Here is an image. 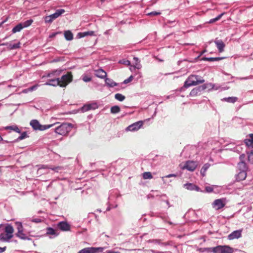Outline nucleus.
<instances>
[{
    "label": "nucleus",
    "instance_id": "obj_1",
    "mask_svg": "<svg viewBox=\"0 0 253 253\" xmlns=\"http://www.w3.org/2000/svg\"><path fill=\"white\" fill-rule=\"evenodd\" d=\"M205 80L197 75H191L185 81L183 87L187 88L192 85H196L200 84H202Z\"/></svg>",
    "mask_w": 253,
    "mask_h": 253
},
{
    "label": "nucleus",
    "instance_id": "obj_2",
    "mask_svg": "<svg viewBox=\"0 0 253 253\" xmlns=\"http://www.w3.org/2000/svg\"><path fill=\"white\" fill-rule=\"evenodd\" d=\"M14 229L10 225H7L4 228V232L0 234V240L9 242L10 240L13 237Z\"/></svg>",
    "mask_w": 253,
    "mask_h": 253
},
{
    "label": "nucleus",
    "instance_id": "obj_3",
    "mask_svg": "<svg viewBox=\"0 0 253 253\" xmlns=\"http://www.w3.org/2000/svg\"><path fill=\"white\" fill-rule=\"evenodd\" d=\"M73 125L70 123H63L55 128V132L61 135L67 134L72 129Z\"/></svg>",
    "mask_w": 253,
    "mask_h": 253
},
{
    "label": "nucleus",
    "instance_id": "obj_4",
    "mask_svg": "<svg viewBox=\"0 0 253 253\" xmlns=\"http://www.w3.org/2000/svg\"><path fill=\"white\" fill-rule=\"evenodd\" d=\"M30 124L34 129L39 130H44L45 129H48L56 124H53L47 125H41L39 121L37 120H32L31 121Z\"/></svg>",
    "mask_w": 253,
    "mask_h": 253
},
{
    "label": "nucleus",
    "instance_id": "obj_5",
    "mask_svg": "<svg viewBox=\"0 0 253 253\" xmlns=\"http://www.w3.org/2000/svg\"><path fill=\"white\" fill-rule=\"evenodd\" d=\"M15 224L16 226V229L17 230V232L16 234V236L22 240H30V239L25 233H24V229L22 223L17 221L15 223Z\"/></svg>",
    "mask_w": 253,
    "mask_h": 253
},
{
    "label": "nucleus",
    "instance_id": "obj_6",
    "mask_svg": "<svg viewBox=\"0 0 253 253\" xmlns=\"http://www.w3.org/2000/svg\"><path fill=\"white\" fill-rule=\"evenodd\" d=\"M73 76L70 72L67 74L63 75L61 78H59L60 87H66L72 81Z\"/></svg>",
    "mask_w": 253,
    "mask_h": 253
},
{
    "label": "nucleus",
    "instance_id": "obj_7",
    "mask_svg": "<svg viewBox=\"0 0 253 253\" xmlns=\"http://www.w3.org/2000/svg\"><path fill=\"white\" fill-rule=\"evenodd\" d=\"M233 249L228 246H218L213 247V253H232Z\"/></svg>",
    "mask_w": 253,
    "mask_h": 253
},
{
    "label": "nucleus",
    "instance_id": "obj_8",
    "mask_svg": "<svg viewBox=\"0 0 253 253\" xmlns=\"http://www.w3.org/2000/svg\"><path fill=\"white\" fill-rule=\"evenodd\" d=\"M226 204V200L224 198L218 199L214 201L212 204L213 209L218 210L223 208Z\"/></svg>",
    "mask_w": 253,
    "mask_h": 253
},
{
    "label": "nucleus",
    "instance_id": "obj_9",
    "mask_svg": "<svg viewBox=\"0 0 253 253\" xmlns=\"http://www.w3.org/2000/svg\"><path fill=\"white\" fill-rule=\"evenodd\" d=\"M143 125V121H138L128 126L126 128V130L130 131H137Z\"/></svg>",
    "mask_w": 253,
    "mask_h": 253
},
{
    "label": "nucleus",
    "instance_id": "obj_10",
    "mask_svg": "<svg viewBox=\"0 0 253 253\" xmlns=\"http://www.w3.org/2000/svg\"><path fill=\"white\" fill-rule=\"evenodd\" d=\"M197 166L196 162L194 161H187L184 165H180L182 169H187L189 171H193Z\"/></svg>",
    "mask_w": 253,
    "mask_h": 253
},
{
    "label": "nucleus",
    "instance_id": "obj_11",
    "mask_svg": "<svg viewBox=\"0 0 253 253\" xmlns=\"http://www.w3.org/2000/svg\"><path fill=\"white\" fill-rule=\"evenodd\" d=\"M44 85H50L53 86H57L59 85L60 86L59 78L49 79L47 80V81L44 84Z\"/></svg>",
    "mask_w": 253,
    "mask_h": 253
},
{
    "label": "nucleus",
    "instance_id": "obj_12",
    "mask_svg": "<svg viewBox=\"0 0 253 253\" xmlns=\"http://www.w3.org/2000/svg\"><path fill=\"white\" fill-rule=\"evenodd\" d=\"M62 70L61 69H57L51 71L47 74L46 77L49 79L57 78L61 75Z\"/></svg>",
    "mask_w": 253,
    "mask_h": 253
},
{
    "label": "nucleus",
    "instance_id": "obj_13",
    "mask_svg": "<svg viewBox=\"0 0 253 253\" xmlns=\"http://www.w3.org/2000/svg\"><path fill=\"white\" fill-rule=\"evenodd\" d=\"M57 227L63 231H68L70 230V225L66 222H60L57 224Z\"/></svg>",
    "mask_w": 253,
    "mask_h": 253
},
{
    "label": "nucleus",
    "instance_id": "obj_14",
    "mask_svg": "<svg viewBox=\"0 0 253 253\" xmlns=\"http://www.w3.org/2000/svg\"><path fill=\"white\" fill-rule=\"evenodd\" d=\"M183 187L184 188H185L188 190H191V191L195 190L196 191H201V192L202 191L200 190V188L199 187L197 186L196 185H195L192 183H187L184 184Z\"/></svg>",
    "mask_w": 253,
    "mask_h": 253
},
{
    "label": "nucleus",
    "instance_id": "obj_15",
    "mask_svg": "<svg viewBox=\"0 0 253 253\" xmlns=\"http://www.w3.org/2000/svg\"><path fill=\"white\" fill-rule=\"evenodd\" d=\"M97 108V105L96 103H92L84 105L81 108V110L82 112H84L90 109H95Z\"/></svg>",
    "mask_w": 253,
    "mask_h": 253
},
{
    "label": "nucleus",
    "instance_id": "obj_16",
    "mask_svg": "<svg viewBox=\"0 0 253 253\" xmlns=\"http://www.w3.org/2000/svg\"><path fill=\"white\" fill-rule=\"evenodd\" d=\"M241 237V231L236 230L233 231L230 234L228 235V238L229 240H233L235 239H238Z\"/></svg>",
    "mask_w": 253,
    "mask_h": 253
},
{
    "label": "nucleus",
    "instance_id": "obj_17",
    "mask_svg": "<svg viewBox=\"0 0 253 253\" xmlns=\"http://www.w3.org/2000/svg\"><path fill=\"white\" fill-rule=\"evenodd\" d=\"M214 43L216 44V47L218 49V51L220 52H223L225 46L224 43L220 40H215Z\"/></svg>",
    "mask_w": 253,
    "mask_h": 253
},
{
    "label": "nucleus",
    "instance_id": "obj_18",
    "mask_svg": "<svg viewBox=\"0 0 253 253\" xmlns=\"http://www.w3.org/2000/svg\"><path fill=\"white\" fill-rule=\"evenodd\" d=\"M46 234L50 236V238H52L57 236L58 233L56 230L49 227L46 229Z\"/></svg>",
    "mask_w": 253,
    "mask_h": 253
},
{
    "label": "nucleus",
    "instance_id": "obj_19",
    "mask_svg": "<svg viewBox=\"0 0 253 253\" xmlns=\"http://www.w3.org/2000/svg\"><path fill=\"white\" fill-rule=\"evenodd\" d=\"M64 12H65L64 9H59L56 10V12L50 15V16L51 17L52 20L53 21L54 19L57 18L58 17L61 16Z\"/></svg>",
    "mask_w": 253,
    "mask_h": 253
},
{
    "label": "nucleus",
    "instance_id": "obj_20",
    "mask_svg": "<svg viewBox=\"0 0 253 253\" xmlns=\"http://www.w3.org/2000/svg\"><path fill=\"white\" fill-rule=\"evenodd\" d=\"M42 221V220L38 218H29L25 220H24V224L25 225H29L31 226V222H35V223H40Z\"/></svg>",
    "mask_w": 253,
    "mask_h": 253
},
{
    "label": "nucleus",
    "instance_id": "obj_21",
    "mask_svg": "<svg viewBox=\"0 0 253 253\" xmlns=\"http://www.w3.org/2000/svg\"><path fill=\"white\" fill-rule=\"evenodd\" d=\"M95 76L101 79H104L107 75L106 73L101 69L95 70Z\"/></svg>",
    "mask_w": 253,
    "mask_h": 253
},
{
    "label": "nucleus",
    "instance_id": "obj_22",
    "mask_svg": "<svg viewBox=\"0 0 253 253\" xmlns=\"http://www.w3.org/2000/svg\"><path fill=\"white\" fill-rule=\"evenodd\" d=\"M215 86V84H213L212 83H207L204 84L202 86V89H208L209 90H217L218 89V87H216L214 88Z\"/></svg>",
    "mask_w": 253,
    "mask_h": 253
},
{
    "label": "nucleus",
    "instance_id": "obj_23",
    "mask_svg": "<svg viewBox=\"0 0 253 253\" xmlns=\"http://www.w3.org/2000/svg\"><path fill=\"white\" fill-rule=\"evenodd\" d=\"M87 36H95V33L94 31H91L84 32H83V33H79L78 34V36L80 38H83L84 37Z\"/></svg>",
    "mask_w": 253,
    "mask_h": 253
},
{
    "label": "nucleus",
    "instance_id": "obj_24",
    "mask_svg": "<svg viewBox=\"0 0 253 253\" xmlns=\"http://www.w3.org/2000/svg\"><path fill=\"white\" fill-rule=\"evenodd\" d=\"M2 129H10L16 132L20 133V130L17 126H6L5 127H3L2 128L0 129V130Z\"/></svg>",
    "mask_w": 253,
    "mask_h": 253
},
{
    "label": "nucleus",
    "instance_id": "obj_25",
    "mask_svg": "<svg viewBox=\"0 0 253 253\" xmlns=\"http://www.w3.org/2000/svg\"><path fill=\"white\" fill-rule=\"evenodd\" d=\"M246 171H240L237 175V179L238 180H243L246 178Z\"/></svg>",
    "mask_w": 253,
    "mask_h": 253
},
{
    "label": "nucleus",
    "instance_id": "obj_26",
    "mask_svg": "<svg viewBox=\"0 0 253 253\" xmlns=\"http://www.w3.org/2000/svg\"><path fill=\"white\" fill-rule=\"evenodd\" d=\"M235 145V144L233 143H231L230 144H229L228 145H227L226 146L227 148H226V149L227 150H232L233 151H238L239 152L240 150H239V149L240 148V147L239 146H234Z\"/></svg>",
    "mask_w": 253,
    "mask_h": 253
},
{
    "label": "nucleus",
    "instance_id": "obj_27",
    "mask_svg": "<svg viewBox=\"0 0 253 253\" xmlns=\"http://www.w3.org/2000/svg\"><path fill=\"white\" fill-rule=\"evenodd\" d=\"M238 169L240 171H247V167L245 162H240L238 164Z\"/></svg>",
    "mask_w": 253,
    "mask_h": 253
},
{
    "label": "nucleus",
    "instance_id": "obj_28",
    "mask_svg": "<svg viewBox=\"0 0 253 253\" xmlns=\"http://www.w3.org/2000/svg\"><path fill=\"white\" fill-rule=\"evenodd\" d=\"M133 60L134 61V63H133V65L134 66V67H135L137 69H140L142 67V65L140 64V60L139 59V58L136 57H134Z\"/></svg>",
    "mask_w": 253,
    "mask_h": 253
},
{
    "label": "nucleus",
    "instance_id": "obj_29",
    "mask_svg": "<svg viewBox=\"0 0 253 253\" xmlns=\"http://www.w3.org/2000/svg\"><path fill=\"white\" fill-rule=\"evenodd\" d=\"M105 81L106 84L109 87H114L117 85V84L116 83H115L112 80L109 78H106Z\"/></svg>",
    "mask_w": 253,
    "mask_h": 253
},
{
    "label": "nucleus",
    "instance_id": "obj_30",
    "mask_svg": "<svg viewBox=\"0 0 253 253\" xmlns=\"http://www.w3.org/2000/svg\"><path fill=\"white\" fill-rule=\"evenodd\" d=\"M64 37L67 41H71L73 39V34L70 31H66L64 32Z\"/></svg>",
    "mask_w": 253,
    "mask_h": 253
},
{
    "label": "nucleus",
    "instance_id": "obj_31",
    "mask_svg": "<svg viewBox=\"0 0 253 253\" xmlns=\"http://www.w3.org/2000/svg\"><path fill=\"white\" fill-rule=\"evenodd\" d=\"M23 29L21 23H19L15 26L12 30V33L14 34L17 32H20L21 30Z\"/></svg>",
    "mask_w": 253,
    "mask_h": 253
},
{
    "label": "nucleus",
    "instance_id": "obj_32",
    "mask_svg": "<svg viewBox=\"0 0 253 253\" xmlns=\"http://www.w3.org/2000/svg\"><path fill=\"white\" fill-rule=\"evenodd\" d=\"M78 253H93L92 247L85 248L80 250Z\"/></svg>",
    "mask_w": 253,
    "mask_h": 253
},
{
    "label": "nucleus",
    "instance_id": "obj_33",
    "mask_svg": "<svg viewBox=\"0 0 253 253\" xmlns=\"http://www.w3.org/2000/svg\"><path fill=\"white\" fill-rule=\"evenodd\" d=\"M202 87L194 88L190 93V96H195L201 91Z\"/></svg>",
    "mask_w": 253,
    "mask_h": 253
},
{
    "label": "nucleus",
    "instance_id": "obj_34",
    "mask_svg": "<svg viewBox=\"0 0 253 253\" xmlns=\"http://www.w3.org/2000/svg\"><path fill=\"white\" fill-rule=\"evenodd\" d=\"M237 99L238 98L236 97H229L224 98L222 100L228 102L235 103L236 101H237Z\"/></svg>",
    "mask_w": 253,
    "mask_h": 253
},
{
    "label": "nucleus",
    "instance_id": "obj_35",
    "mask_svg": "<svg viewBox=\"0 0 253 253\" xmlns=\"http://www.w3.org/2000/svg\"><path fill=\"white\" fill-rule=\"evenodd\" d=\"M93 253H101L106 247H92Z\"/></svg>",
    "mask_w": 253,
    "mask_h": 253
},
{
    "label": "nucleus",
    "instance_id": "obj_36",
    "mask_svg": "<svg viewBox=\"0 0 253 253\" xmlns=\"http://www.w3.org/2000/svg\"><path fill=\"white\" fill-rule=\"evenodd\" d=\"M223 58L222 57H215V58H213V57H210V58H208V57H204L203 58V60H205V61H218V60H220L222 59H223Z\"/></svg>",
    "mask_w": 253,
    "mask_h": 253
},
{
    "label": "nucleus",
    "instance_id": "obj_37",
    "mask_svg": "<svg viewBox=\"0 0 253 253\" xmlns=\"http://www.w3.org/2000/svg\"><path fill=\"white\" fill-rule=\"evenodd\" d=\"M120 111V108L117 105L114 106L111 108V113L112 114H116Z\"/></svg>",
    "mask_w": 253,
    "mask_h": 253
},
{
    "label": "nucleus",
    "instance_id": "obj_38",
    "mask_svg": "<svg viewBox=\"0 0 253 253\" xmlns=\"http://www.w3.org/2000/svg\"><path fill=\"white\" fill-rule=\"evenodd\" d=\"M176 175L174 174H169L166 176L162 177L161 178L162 179V181H163L164 184H167L168 183V182L166 179V178H170V177H176Z\"/></svg>",
    "mask_w": 253,
    "mask_h": 253
},
{
    "label": "nucleus",
    "instance_id": "obj_39",
    "mask_svg": "<svg viewBox=\"0 0 253 253\" xmlns=\"http://www.w3.org/2000/svg\"><path fill=\"white\" fill-rule=\"evenodd\" d=\"M33 23V20L31 19L27 20L23 23H21L23 28H26L30 26Z\"/></svg>",
    "mask_w": 253,
    "mask_h": 253
},
{
    "label": "nucleus",
    "instance_id": "obj_40",
    "mask_svg": "<svg viewBox=\"0 0 253 253\" xmlns=\"http://www.w3.org/2000/svg\"><path fill=\"white\" fill-rule=\"evenodd\" d=\"M115 98L116 99L120 101H123L125 99V96L122 94L120 93H117L115 95Z\"/></svg>",
    "mask_w": 253,
    "mask_h": 253
},
{
    "label": "nucleus",
    "instance_id": "obj_41",
    "mask_svg": "<svg viewBox=\"0 0 253 253\" xmlns=\"http://www.w3.org/2000/svg\"><path fill=\"white\" fill-rule=\"evenodd\" d=\"M143 177L144 179H152L153 176L150 172H145L143 173Z\"/></svg>",
    "mask_w": 253,
    "mask_h": 253
},
{
    "label": "nucleus",
    "instance_id": "obj_42",
    "mask_svg": "<svg viewBox=\"0 0 253 253\" xmlns=\"http://www.w3.org/2000/svg\"><path fill=\"white\" fill-rule=\"evenodd\" d=\"M82 79L84 82H89L91 80V78L86 74H83Z\"/></svg>",
    "mask_w": 253,
    "mask_h": 253
},
{
    "label": "nucleus",
    "instance_id": "obj_43",
    "mask_svg": "<svg viewBox=\"0 0 253 253\" xmlns=\"http://www.w3.org/2000/svg\"><path fill=\"white\" fill-rule=\"evenodd\" d=\"M201 252H206L209 253H213V247L205 248L204 249H201Z\"/></svg>",
    "mask_w": 253,
    "mask_h": 253
},
{
    "label": "nucleus",
    "instance_id": "obj_44",
    "mask_svg": "<svg viewBox=\"0 0 253 253\" xmlns=\"http://www.w3.org/2000/svg\"><path fill=\"white\" fill-rule=\"evenodd\" d=\"M216 187V186L213 185L211 186H206L205 188V190L207 192L211 193L213 191L214 188Z\"/></svg>",
    "mask_w": 253,
    "mask_h": 253
},
{
    "label": "nucleus",
    "instance_id": "obj_45",
    "mask_svg": "<svg viewBox=\"0 0 253 253\" xmlns=\"http://www.w3.org/2000/svg\"><path fill=\"white\" fill-rule=\"evenodd\" d=\"M245 143L248 146L253 147V143L252 142L251 140H250V137L249 138H247L245 140Z\"/></svg>",
    "mask_w": 253,
    "mask_h": 253
},
{
    "label": "nucleus",
    "instance_id": "obj_46",
    "mask_svg": "<svg viewBox=\"0 0 253 253\" xmlns=\"http://www.w3.org/2000/svg\"><path fill=\"white\" fill-rule=\"evenodd\" d=\"M27 134L26 132L22 133L21 135L17 138V140H21L27 137Z\"/></svg>",
    "mask_w": 253,
    "mask_h": 253
},
{
    "label": "nucleus",
    "instance_id": "obj_47",
    "mask_svg": "<svg viewBox=\"0 0 253 253\" xmlns=\"http://www.w3.org/2000/svg\"><path fill=\"white\" fill-rule=\"evenodd\" d=\"M248 160L251 164H253V151L248 153Z\"/></svg>",
    "mask_w": 253,
    "mask_h": 253
},
{
    "label": "nucleus",
    "instance_id": "obj_48",
    "mask_svg": "<svg viewBox=\"0 0 253 253\" xmlns=\"http://www.w3.org/2000/svg\"><path fill=\"white\" fill-rule=\"evenodd\" d=\"M120 63L125 64L127 66L130 65V62L129 60L123 59L119 61Z\"/></svg>",
    "mask_w": 253,
    "mask_h": 253
},
{
    "label": "nucleus",
    "instance_id": "obj_49",
    "mask_svg": "<svg viewBox=\"0 0 253 253\" xmlns=\"http://www.w3.org/2000/svg\"><path fill=\"white\" fill-rule=\"evenodd\" d=\"M44 20L45 23H50L53 21L50 15L45 16L44 18Z\"/></svg>",
    "mask_w": 253,
    "mask_h": 253
},
{
    "label": "nucleus",
    "instance_id": "obj_50",
    "mask_svg": "<svg viewBox=\"0 0 253 253\" xmlns=\"http://www.w3.org/2000/svg\"><path fill=\"white\" fill-rule=\"evenodd\" d=\"M210 166V165L207 163V164H205L203 167H202V171H204V172H206L207 170L209 168Z\"/></svg>",
    "mask_w": 253,
    "mask_h": 253
},
{
    "label": "nucleus",
    "instance_id": "obj_51",
    "mask_svg": "<svg viewBox=\"0 0 253 253\" xmlns=\"http://www.w3.org/2000/svg\"><path fill=\"white\" fill-rule=\"evenodd\" d=\"M160 14H161V12H160L153 11V12H151L147 13V15L148 16H157V15H160Z\"/></svg>",
    "mask_w": 253,
    "mask_h": 253
},
{
    "label": "nucleus",
    "instance_id": "obj_52",
    "mask_svg": "<svg viewBox=\"0 0 253 253\" xmlns=\"http://www.w3.org/2000/svg\"><path fill=\"white\" fill-rule=\"evenodd\" d=\"M20 47V43H14L10 45V48L11 49H16Z\"/></svg>",
    "mask_w": 253,
    "mask_h": 253
},
{
    "label": "nucleus",
    "instance_id": "obj_53",
    "mask_svg": "<svg viewBox=\"0 0 253 253\" xmlns=\"http://www.w3.org/2000/svg\"><path fill=\"white\" fill-rule=\"evenodd\" d=\"M133 78V76L131 75L128 79L125 80L124 81V83L125 84H126L130 82L132 80Z\"/></svg>",
    "mask_w": 253,
    "mask_h": 253
},
{
    "label": "nucleus",
    "instance_id": "obj_54",
    "mask_svg": "<svg viewBox=\"0 0 253 253\" xmlns=\"http://www.w3.org/2000/svg\"><path fill=\"white\" fill-rule=\"evenodd\" d=\"M40 85L37 84H36L35 85H33L32 86H31V87H29V90L31 91H32L33 90H36L38 87Z\"/></svg>",
    "mask_w": 253,
    "mask_h": 253
},
{
    "label": "nucleus",
    "instance_id": "obj_55",
    "mask_svg": "<svg viewBox=\"0 0 253 253\" xmlns=\"http://www.w3.org/2000/svg\"><path fill=\"white\" fill-rule=\"evenodd\" d=\"M245 159H246V155L245 154H242V155H240V159L241 162H242V161L244 162Z\"/></svg>",
    "mask_w": 253,
    "mask_h": 253
},
{
    "label": "nucleus",
    "instance_id": "obj_56",
    "mask_svg": "<svg viewBox=\"0 0 253 253\" xmlns=\"http://www.w3.org/2000/svg\"><path fill=\"white\" fill-rule=\"evenodd\" d=\"M129 66H130L129 70H130L131 72H134L135 70L136 69L135 67H134L133 65H132L131 64Z\"/></svg>",
    "mask_w": 253,
    "mask_h": 253
},
{
    "label": "nucleus",
    "instance_id": "obj_57",
    "mask_svg": "<svg viewBox=\"0 0 253 253\" xmlns=\"http://www.w3.org/2000/svg\"><path fill=\"white\" fill-rule=\"evenodd\" d=\"M224 13H222L220 14H219L218 16H217L215 18V20L216 21H218V20H219L221 17L222 16V15L224 14Z\"/></svg>",
    "mask_w": 253,
    "mask_h": 253
},
{
    "label": "nucleus",
    "instance_id": "obj_58",
    "mask_svg": "<svg viewBox=\"0 0 253 253\" xmlns=\"http://www.w3.org/2000/svg\"><path fill=\"white\" fill-rule=\"evenodd\" d=\"M104 253H120L119 252H115V251H113L109 250V251H107Z\"/></svg>",
    "mask_w": 253,
    "mask_h": 253
},
{
    "label": "nucleus",
    "instance_id": "obj_59",
    "mask_svg": "<svg viewBox=\"0 0 253 253\" xmlns=\"http://www.w3.org/2000/svg\"><path fill=\"white\" fill-rule=\"evenodd\" d=\"M6 250V247H4L3 248L0 247V253H2L4 252Z\"/></svg>",
    "mask_w": 253,
    "mask_h": 253
},
{
    "label": "nucleus",
    "instance_id": "obj_60",
    "mask_svg": "<svg viewBox=\"0 0 253 253\" xmlns=\"http://www.w3.org/2000/svg\"><path fill=\"white\" fill-rule=\"evenodd\" d=\"M29 91H31L30 90H29V88H27V89H24L23 91H22V92L23 93H28V92Z\"/></svg>",
    "mask_w": 253,
    "mask_h": 253
},
{
    "label": "nucleus",
    "instance_id": "obj_61",
    "mask_svg": "<svg viewBox=\"0 0 253 253\" xmlns=\"http://www.w3.org/2000/svg\"><path fill=\"white\" fill-rule=\"evenodd\" d=\"M216 21V20H215V18H213V19H211L209 21V23H212Z\"/></svg>",
    "mask_w": 253,
    "mask_h": 253
},
{
    "label": "nucleus",
    "instance_id": "obj_62",
    "mask_svg": "<svg viewBox=\"0 0 253 253\" xmlns=\"http://www.w3.org/2000/svg\"><path fill=\"white\" fill-rule=\"evenodd\" d=\"M201 173L204 176L205 175L206 172L202 171V169H201Z\"/></svg>",
    "mask_w": 253,
    "mask_h": 253
},
{
    "label": "nucleus",
    "instance_id": "obj_63",
    "mask_svg": "<svg viewBox=\"0 0 253 253\" xmlns=\"http://www.w3.org/2000/svg\"><path fill=\"white\" fill-rule=\"evenodd\" d=\"M137 74L139 75V77H140V78H141V73H140V72H138V73H137Z\"/></svg>",
    "mask_w": 253,
    "mask_h": 253
},
{
    "label": "nucleus",
    "instance_id": "obj_64",
    "mask_svg": "<svg viewBox=\"0 0 253 253\" xmlns=\"http://www.w3.org/2000/svg\"><path fill=\"white\" fill-rule=\"evenodd\" d=\"M3 140L2 138L1 137V136L0 135V141H2Z\"/></svg>",
    "mask_w": 253,
    "mask_h": 253
}]
</instances>
